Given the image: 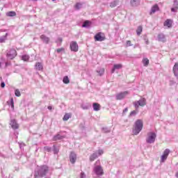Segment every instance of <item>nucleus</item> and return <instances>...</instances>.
I'll use <instances>...</instances> for the list:
<instances>
[{
	"mask_svg": "<svg viewBox=\"0 0 178 178\" xmlns=\"http://www.w3.org/2000/svg\"><path fill=\"white\" fill-rule=\"evenodd\" d=\"M170 154V149H165L163 153V155L161 157V162L163 163L165 161L168 159V156H169V154Z\"/></svg>",
	"mask_w": 178,
	"mask_h": 178,
	"instance_id": "7",
	"label": "nucleus"
},
{
	"mask_svg": "<svg viewBox=\"0 0 178 178\" xmlns=\"http://www.w3.org/2000/svg\"><path fill=\"white\" fill-rule=\"evenodd\" d=\"M122 64H115L114 65L113 69L111 70V73H115L116 70L122 69Z\"/></svg>",
	"mask_w": 178,
	"mask_h": 178,
	"instance_id": "19",
	"label": "nucleus"
},
{
	"mask_svg": "<svg viewBox=\"0 0 178 178\" xmlns=\"http://www.w3.org/2000/svg\"><path fill=\"white\" fill-rule=\"evenodd\" d=\"M74 8H75V9L79 10V9H81L83 8V3H76L75 6H74Z\"/></svg>",
	"mask_w": 178,
	"mask_h": 178,
	"instance_id": "31",
	"label": "nucleus"
},
{
	"mask_svg": "<svg viewBox=\"0 0 178 178\" xmlns=\"http://www.w3.org/2000/svg\"><path fill=\"white\" fill-rule=\"evenodd\" d=\"M141 33H143V26H139L136 30V34L137 35H141Z\"/></svg>",
	"mask_w": 178,
	"mask_h": 178,
	"instance_id": "27",
	"label": "nucleus"
},
{
	"mask_svg": "<svg viewBox=\"0 0 178 178\" xmlns=\"http://www.w3.org/2000/svg\"><path fill=\"white\" fill-rule=\"evenodd\" d=\"M7 104L11 106L12 109H15V102H13V97H11L10 101L7 102Z\"/></svg>",
	"mask_w": 178,
	"mask_h": 178,
	"instance_id": "22",
	"label": "nucleus"
},
{
	"mask_svg": "<svg viewBox=\"0 0 178 178\" xmlns=\"http://www.w3.org/2000/svg\"><path fill=\"white\" fill-rule=\"evenodd\" d=\"M156 138V134L154 131H149L147 133V136L146 138V143L147 144H154Z\"/></svg>",
	"mask_w": 178,
	"mask_h": 178,
	"instance_id": "4",
	"label": "nucleus"
},
{
	"mask_svg": "<svg viewBox=\"0 0 178 178\" xmlns=\"http://www.w3.org/2000/svg\"><path fill=\"white\" fill-rule=\"evenodd\" d=\"M54 154H58V152H59V149L58 147H56V146H55V145H54Z\"/></svg>",
	"mask_w": 178,
	"mask_h": 178,
	"instance_id": "38",
	"label": "nucleus"
},
{
	"mask_svg": "<svg viewBox=\"0 0 178 178\" xmlns=\"http://www.w3.org/2000/svg\"><path fill=\"white\" fill-rule=\"evenodd\" d=\"M102 154H104V150H102V149H99V150H98V156L102 155Z\"/></svg>",
	"mask_w": 178,
	"mask_h": 178,
	"instance_id": "43",
	"label": "nucleus"
},
{
	"mask_svg": "<svg viewBox=\"0 0 178 178\" xmlns=\"http://www.w3.org/2000/svg\"><path fill=\"white\" fill-rule=\"evenodd\" d=\"M76 161H77V154L72 152L70 154V162L73 164L76 163Z\"/></svg>",
	"mask_w": 178,
	"mask_h": 178,
	"instance_id": "11",
	"label": "nucleus"
},
{
	"mask_svg": "<svg viewBox=\"0 0 178 178\" xmlns=\"http://www.w3.org/2000/svg\"><path fill=\"white\" fill-rule=\"evenodd\" d=\"M70 118H72V113H66L63 117V120L64 121L69 120Z\"/></svg>",
	"mask_w": 178,
	"mask_h": 178,
	"instance_id": "29",
	"label": "nucleus"
},
{
	"mask_svg": "<svg viewBox=\"0 0 178 178\" xmlns=\"http://www.w3.org/2000/svg\"><path fill=\"white\" fill-rule=\"evenodd\" d=\"M47 108L49 109V111H52V106H48Z\"/></svg>",
	"mask_w": 178,
	"mask_h": 178,
	"instance_id": "51",
	"label": "nucleus"
},
{
	"mask_svg": "<svg viewBox=\"0 0 178 178\" xmlns=\"http://www.w3.org/2000/svg\"><path fill=\"white\" fill-rule=\"evenodd\" d=\"M104 133H111V129L108 128H103Z\"/></svg>",
	"mask_w": 178,
	"mask_h": 178,
	"instance_id": "42",
	"label": "nucleus"
},
{
	"mask_svg": "<svg viewBox=\"0 0 178 178\" xmlns=\"http://www.w3.org/2000/svg\"><path fill=\"white\" fill-rule=\"evenodd\" d=\"M63 40L62 38H58L57 40V42H62Z\"/></svg>",
	"mask_w": 178,
	"mask_h": 178,
	"instance_id": "48",
	"label": "nucleus"
},
{
	"mask_svg": "<svg viewBox=\"0 0 178 178\" xmlns=\"http://www.w3.org/2000/svg\"><path fill=\"white\" fill-rule=\"evenodd\" d=\"M8 66H10V63H8V62L6 63V67H8Z\"/></svg>",
	"mask_w": 178,
	"mask_h": 178,
	"instance_id": "50",
	"label": "nucleus"
},
{
	"mask_svg": "<svg viewBox=\"0 0 178 178\" xmlns=\"http://www.w3.org/2000/svg\"><path fill=\"white\" fill-rule=\"evenodd\" d=\"M172 24H173V21L170 19H166L163 23V26L165 27H168V29H171Z\"/></svg>",
	"mask_w": 178,
	"mask_h": 178,
	"instance_id": "14",
	"label": "nucleus"
},
{
	"mask_svg": "<svg viewBox=\"0 0 178 178\" xmlns=\"http://www.w3.org/2000/svg\"><path fill=\"white\" fill-rule=\"evenodd\" d=\"M140 3H141V0H130V6H132V8L140 6Z\"/></svg>",
	"mask_w": 178,
	"mask_h": 178,
	"instance_id": "13",
	"label": "nucleus"
},
{
	"mask_svg": "<svg viewBox=\"0 0 178 178\" xmlns=\"http://www.w3.org/2000/svg\"><path fill=\"white\" fill-rule=\"evenodd\" d=\"M127 111H129V108H125L123 110V113H126V112H127Z\"/></svg>",
	"mask_w": 178,
	"mask_h": 178,
	"instance_id": "49",
	"label": "nucleus"
},
{
	"mask_svg": "<svg viewBox=\"0 0 178 178\" xmlns=\"http://www.w3.org/2000/svg\"><path fill=\"white\" fill-rule=\"evenodd\" d=\"M131 45H133L131 44V41L130 40L127 41V47H131Z\"/></svg>",
	"mask_w": 178,
	"mask_h": 178,
	"instance_id": "44",
	"label": "nucleus"
},
{
	"mask_svg": "<svg viewBox=\"0 0 178 178\" xmlns=\"http://www.w3.org/2000/svg\"><path fill=\"white\" fill-rule=\"evenodd\" d=\"M80 178H86V174L84 172H81L80 175Z\"/></svg>",
	"mask_w": 178,
	"mask_h": 178,
	"instance_id": "46",
	"label": "nucleus"
},
{
	"mask_svg": "<svg viewBox=\"0 0 178 178\" xmlns=\"http://www.w3.org/2000/svg\"><path fill=\"white\" fill-rule=\"evenodd\" d=\"M63 138V136H62L60 134H57L54 136L53 141H58V140H62Z\"/></svg>",
	"mask_w": 178,
	"mask_h": 178,
	"instance_id": "24",
	"label": "nucleus"
},
{
	"mask_svg": "<svg viewBox=\"0 0 178 178\" xmlns=\"http://www.w3.org/2000/svg\"><path fill=\"white\" fill-rule=\"evenodd\" d=\"M82 27H90V22L86 21L83 22Z\"/></svg>",
	"mask_w": 178,
	"mask_h": 178,
	"instance_id": "35",
	"label": "nucleus"
},
{
	"mask_svg": "<svg viewBox=\"0 0 178 178\" xmlns=\"http://www.w3.org/2000/svg\"><path fill=\"white\" fill-rule=\"evenodd\" d=\"M1 63H0V67H1Z\"/></svg>",
	"mask_w": 178,
	"mask_h": 178,
	"instance_id": "57",
	"label": "nucleus"
},
{
	"mask_svg": "<svg viewBox=\"0 0 178 178\" xmlns=\"http://www.w3.org/2000/svg\"><path fill=\"white\" fill-rule=\"evenodd\" d=\"M97 72L99 73V76H102V74H104V73H105V69L99 68V70H97Z\"/></svg>",
	"mask_w": 178,
	"mask_h": 178,
	"instance_id": "32",
	"label": "nucleus"
},
{
	"mask_svg": "<svg viewBox=\"0 0 178 178\" xmlns=\"http://www.w3.org/2000/svg\"><path fill=\"white\" fill-rule=\"evenodd\" d=\"M44 151H47V152H51L52 151V148L49 146L44 147Z\"/></svg>",
	"mask_w": 178,
	"mask_h": 178,
	"instance_id": "34",
	"label": "nucleus"
},
{
	"mask_svg": "<svg viewBox=\"0 0 178 178\" xmlns=\"http://www.w3.org/2000/svg\"><path fill=\"white\" fill-rule=\"evenodd\" d=\"M57 54H60L61 52H65V48L62 47L56 49Z\"/></svg>",
	"mask_w": 178,
	"mask_h": 178,
	"instance_id": "37",
	"label": "nucleus"
},
{
	"mask_svg": "<svg viewBox=\"0 0 178 178\" xmlns=\"http://www.w3.org/2000/svg\"><path fill=\"white\" fill-rule=\"evenodd\" d=\"M49 172V167L47 165L38 166L35 170V178L44 177Z\"/></svg>",
	"mask_w": 178,
	"mask_h": 178,
	"instance_id": "1",
	"label": "nucleus"
},
{
	"mask_svg": "<svg viewBox=\"0 0 178 178\" xmlns=\"http://www.w3.org/2000/svg\"><path fill=\"white\" fill-rule=\"evenodd\" d=\"M146 44H148V41H146Z\"/></svg>",
	"mask_w": 178,
	"mask_h": 178,
	"instance_id": "56",
	"label": "nucleus"
},
{
	"mask_svg": "<svg viewBox=\"0 0 178 178\" xmlns=\"http://www.w3.org/2000/svg\"><path fill=\"white\" fill-rule=\"evenodd\" d=\"M63 82L64 84H69V83H70V80L67 76H65L63 77Z\"/></svg>",
	"mask_w": 178,
	"mask_h": 178,
	"instance_id": "28",
	"label": "nucleus"
},
{
	"mask_svg": "<svg viewBox=\"0 0 178 178\" xmlns=\"http://www.w3.org/2000/svg\"><path fill=\"white\" fill-rule=\"evenodd\" d=\"M158 41H160L161 42H166V38L163 33H159L157 36Z\"/></svg>",
	"mask_w": 178,
	"mask_h": 178,
	"instance_id": "17",
	"label": "nucleus"
},
{
	"mask_svg": "<svg viewBox=\"0 0 178 178\" xmlns=\"http://www.w3.org/2000/svg\"><path fill=\"white\" fill-rule=\"evenodd\" d=\"M147 105V100L145 98H142L139 101H136L134 102V106L136 109H138L139 106H145Z\"/></svg>",
	"mask_w": 178,
	"mask_h": 178,
	"instance_id": "6",
	"label": "nucleus"
},
{
	"mask_svg": "<svg viewBox=\"0 0 178 178\" xmlns=\"http://www.w3.org/2000/svg\"><path fill=\"white\" fill-rule=\"evenodd\" d=\"M6 16H8V17H14V16H16V12L9 11L6 13Z\"/></svg>",
	"mask_w": 178,
	"mask_h": 178,
	"instance_id": "23",
	"label": "nucleus"
},
{
	"mask_svg": "<svg viewBox=\"0 0 178 178\" xmlns=\"http://www.w3.org/2000/svg\"><path fill=\"white\" fill-rule=\"evenodd\" d=\"M10 124L14 130L19 129V124H17L16 120H11Z\"/></svg>",
	"mask_w": 178,
	"mask_h": 178,
	"instance_id": "15",
	"label": "nucleus"
},
{
	"mask_svg": "<svg viewBox=\"0 0 178 178\" xmlns=\"http://www.w3.org/2000/svg\"><path fill=\"white\" fill-rule=\"evenodd\" d=\"M70 47L71 51L73 52H77L79 51V44L74 41L71 42Z\"/></svg>",
	"mask_w": 178,
	"mask_h": 178,
	"instance_id": "10",
	"label": "nucleus"
},
{
	"mask_svg": "<svg viewBox=\"0 0 178 178\" xmlns=\"http://www.w3.org/2000/svg\"><path fill=\"white\" fill-rule=\"evenodd\" d=\"M92 108L94 111H95L96 112H98V111H100L101 109V105H99V104L98 103H93Z\"/></svg>",
	"mask_w": 178,
	"mask_h": 178,
	"instance_id": "20",
	"label": "nucleus"
},
{
	"mask_svg": "<svg viewBox=\"0 0 178 178\" xmlns=\"http://www.w3.org/2000/svg\"><path fill=\"white\" fill-rule=\"evenodd\" d=\"M144 126V124L142 120H137L133 127L132 133L134 136H137L140 134V132L141 130H143V127Z\"/></svg>",
	"mask_w": 178,
	"mask_h": 178,
	"instance_id": "2",
	"label": "nucleus"
},
{
	"mask_svg": "<svg viewBox=\"0 0 178 178\" xmlns=\"http://www.w3.org/2000/svg\"><path fill=\"white\" fill-rule=\"evenodd\" d=\"M8 40V33H6L5 35L0 37V43L5 42Z\"/></svg>",
	"mask_w": 178,
	"mask_h": 178,
	"instance_id": "25",
	"label": "nucleus"
},
{
	"mask_svg": "<svg viewBox=\"0 0 178 178\" xmlns=\"http://www.w3.org/2000/svg\"><path fill=\"white\" fill-rule=\"evenodd\" d=\"M29 1H38V0H29Z\"/></svg>",
	"mask_w": 178,
	"mask_h": 178,
	"instance_id": "53",
	"label": "nucleus"
},
{
	"mask_svg": "<svg viewBox=\"0 0 178 178\" xmlns=\"http://www.w3.org/2000/svg\"><path fill=\"white\" fill-rule=\"evenodd\" d=\"M95 40L99 42L105 41V34L99 32L95 35Z\"/></svg>",
	"mask_w": 178,
	"mask_h": 178,
	"instance_id": "8",
	"label": "nucleus"
},
{
	"mask_svg": "<svg viewBox=\"0 0 178 178\" xmlns=\"http://www.w3.org/2000/svg\"><path fill=\"white\" fill-rule=\"evenodd\" d=\"M83 109H88V107L85 106V107H83Z\"/></svg>",
	"mask_w": 178,
	"mask_h": 178,
	"instance_id": "52",
	"label": "nucleus"
},
{
	"mask_svg": "<svg viewBox=\"0 0 178 178\" xmlns=\"http://www.w3.org/2000/svg\"><path fill=\"white\" fill-rule=\"evenodd\" d=\"M93 172L97 175V176H102L104 175V168L101 166V161L99 160H97L95 162L93 168Z\"/></svg>",
	"mask_w": 178,
	"mask_h": 178,
	"instance_id": "3",
	"label": "nucleus"
},
{
	"mask_svg": "<svg viewBox=\"0 0 178 178\" xmlns=\"http://www.w3.org/2000/svg\"><path fill=\"white\" fill-rule=\"evenodd\" d=\"M136 47H137V44H136V45L134 46V48H136Z\"/></svg>",
	"mask_w": 178,
	"mask_h": 178,
	"instance_id": "54",
	"label": "nucleus"
},
{
	"mask_svg": "<svg viewBox=\"0 0 178 178\" xmlns=\"http://www.w3.org/2000/svg\"><path fill=\"white\" fill-rule=\"evenodd\" d=\"M177 9H178L177 7H173L171 8V11L172 12H177Z\"/></svg>",
	"mask_w": 178,
	"mask_h": 178,
	"instance_id": "45",
	"label": "nucleus"
},
{
	"mask_svg": "<svg viewBox=\"0 0 178 178\" xmlns=\"http://www.w3.org/2000/svg\"><path fill=\"white\" fill-rule=\"evenodd\" d=\"M98 158V154L97 153H93L92 155L90 156V162H93V161H95Z\"/></svg>",
	"mask_w": 178,
	"mask_h": 178,
	"instance_id": "21",
	"label": "nucleus"
},
{
	"mask_svg": "<svg viewBox=\"0 0 178 178\" xmlns=\"http://www.w3.org/2000/svg\"><path fill=\"white\" fill-rule=\"evenodd\" d=\"M1 88H5V82H1Z\"/></svg>",
	"mask_w": 178,
	"mask_h": 178,
	"instance_id": "47",
	"label": "nucleus"
},
{
	"mask_svg": "<svg viewBox=\"0 0 178 178\" xmlns=\"http://www.w3.org/2000/svg\"><path fill=\"white\" fill-rule=\"evenodd\" d=\"M29 58L30 57L28 55L22 56V60L27 61V60H29Z\"/></svg>",
	"mask_w": 178,
	"mask_h": 178,
	"instance_id": "39",
	"label": "nucleus"
},
{
	"mask_svg": "<svg viewBox=\"0 0 178 178\" xmlns=\"http://www.w3.org/2000/svg\"><path fill=\"white\" fill-rule=\"evenodd\" d=\"M177 77V80H178V75H177V76H176Z\"/></svg>",
	"mask_w": 178,
	"mask_h": 178,
	"instance_id": "55",
	"label": "nucleus"
},
{
	"mask_svg": "<svg viewBox=\"0 0 178 178\" xmlns=\"http://www.w3.org/2000/svg\"><path fill=\"white\" fill-rule=\"evenodd\" d=\"M35 70L38 72H42L44 70V65L40 62H38L35 64Z\"/></svg>",
	"mask_w": 178,
	"mask_h": 178,
	"instance_id": "12",
	"label": "nucleus"
},
{
	"mask_svg": "<svg viewBox=\"0 0 178 178\" xmlns=\"http://www.w3.org/2000/svg\"><path fill=\"white\" fill-rule=\"evenodd\" d=\"M17 56V51L15 49H10L6 51V57L8 59H15Z\"/></svg>",
	"mask_w": 178,
	"mask_h": 178,
	"instance_id": "5",
	"label": "nucleus"
},
{
	"mask_svg": "<svg viewBox=\"0 0 178 178\" xmlns=\"http://www.w3.org/2000/svg\"><path fill=\"white\" fill-rule=\"evenodd\" d=\"M173 7L174 8H178V1H177V0H174Z\"/></svg>",
	"mask_w": 178,
	"mask_h": 178,
	"instance_id": "41",
	"label": "nucleus"
},
{
	"mask_svg": "<svg viewBox=\"0 0 178 178\" xmlns=\"http://www.w3.org/2000/svg\"><path fill=\"white\" fill-rule=\"evenodd\" d=\"M143 63L144 66L147 67L149 65V60H148V58H143Z\"/></svg>",
	"mask_w": 178,
	"mask_h": 178,
	"instance_id": "30",
	"label": "nucleus"
},
{
	"mask_svg": "<svg viewBox=\"0 0 178 178\" xmlns=\"http://www.w3.org/2000/svg\"><path fill=\"white\" fill-rule=\"evenodd\" d=\"M172 71L174 73V76H175V77L178 76V63H175L173 68H172Z\"/></svg>",
	"mask_w": 178,
	"mask_h": 178,
	"instance_id": "18",
	"label": "nucleus"
},
{
	"mask_svg": "<svg viewBox=\"0 0 178 178\" xmlns=\"http://www.w3.org/2000/svg\"><path fill=\"white\" fill-rule=\"evenodd\" d=\"M127 95H129V92L124 91V92H122L120 93L117 94L115 95V98L118 100H120V99H123L124 98H126Z\"/></svg>",
	"mask_w": 178,
	"mask_h": 178,
	"instance_id": "9",
	"label": "nucleus"
},
{
	"mask_svg": "<svg viewBox=\"0 0 178 178\" xmlns=\"http://www.w3.org/2000/svg\"><path fill=\"white\" fill-rule=\"evenodd\" d=\"M15 95H16V97H20V95H22V94H20V90H19V89H16L15 90Z\"/></svg>",
	"mask_w": 178,
	"mask_h": 178,
	"instance_id": "36",
	"label": "nucleus"
},
{
	"mask_svg": "<svg viewBox=\"0 0 178 178\" xmlns=\"http://www.w3.org/2000/svg\"><path fill=\"white\" fill-rule=\"evenodd\" d=\"M52 1H55V0H52Z\"/></svg>",
	"mask_w": 178,
	"mask_h": 178,
	"instance_id": "58",
	"label": "nucleus"
},
{
	"mask_svg": "<svg viewBox=\"0 0 178 178\" xmlns=\"http://www.w3.org/2000/svg\"><path fill=\"white\" fill-rule=\"evenodd\" d=\"M137 115V111H133L130 113L129 116H136Z\"/></svg>",
	"mask_w": 178,
	"mask_h": 178,
	"instance_id": "40",
	"label": "nucleus"
},
{
	"mask_svg": "<svg viewBox=\"0 0 178 178\" xmlns=\"http://www.w3.org/2000/svg\"><path fill=\"white\" fill-rule=\"evenodd\" d=\"M159 7L158 6V5H154L152 8V10H151V14L152 13H155V12H156V10H159Z\"/></svg>",
	"mask_w": 178,
	"mask_h": 178,
	"instance_id": "26",
	"label": "nucleus"
},
{
	"mask_svg": "<svg viewBox=\"0 0 178 178\" xmlns=\"http://www.w3.org/2000/svg\"><path fill=\"white\" fill-rule=\"evenodd\" d=\"M118 1H113V2L110 3V8H115L118 6Z\"/></svg>",
	"mask_w": 178,
	"mask_h": 178,
	"instance_id": "33",
	"label": "nucleus"
},
{
	"mask_svg": "<svg viewBox=\"0 0 178 178\" xmlns=\"http://www.w3.org/2000/svg\"><path fill=\"white\" fill-rule=\"evenodd\" d=\"M40 40H42V42H44V44H49L50 39L45 35H41Z\"/></svg>",
	"mask_w": 178,
	"mask_h": 178,
	"instance_id": "16",
	"label": "nucleus"
}]
</instances>
